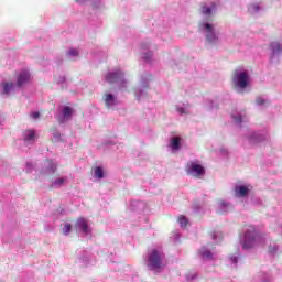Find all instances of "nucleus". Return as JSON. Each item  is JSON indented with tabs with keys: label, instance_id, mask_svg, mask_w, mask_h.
<instances>
[{
	"label": "nucleus",
	"instance_id": "obj_1",
	"mask_svg": "<svg viewBox=\"0 0 282 282\" xmlns=\"http://www.w3.org/2000/svg\"><path fill=\"white\" fill-rule=\"evenodd\" d=\"M145 265L153 272H162L166 265L164 263V253L160 249H152L145 259Z\"/></svg>",
	"mask_w": 282,
	"mask_h": 282
},
{
	"label": "nucleus",
	"instance_id": "obj_2",
	"mask_svg": "<svg viewBox=\"0 0 282 282\" xmlns=\"http://www.w3.org/2000/svg\"><path fill=\"white\" fill-rule=\"evenodd\" d=\"M257 243V230L254 227H249L245 232V239L242 241V250H250Z\"/></svg>",
	"mask_w": 282,
	"mask_h": 282
},
{
	"label": "nucleus",
	"instance_id": "obj_3",
	"mask_svg": "<svg viewBox=\"0 0 282 282\" xmlns=\"http://www.w3.org/2000/svg\"><path fill=\"white\" fill-rule=\"evenodd\" d=\"M185 171L187 175H192V177H202L204 173H206V170H204L202 164L195 163L193 161L186 164Z\"/></svg>",
	"mask_w": 282,
	"mask_h": 282
},
{
	"label": "nucleus",
	"instance_id": "obj_4",
	"mask_svg": "<svg viewBox=\"0 0 282 282\" xmlns=\"http://www.w3.org/2000/svg\"><path fill=\"white\" fill-rule=\"evenodd\" d=\"M232 80L236 87H239L240 89H246V87H248V73H239L238 70H235Z\"/></svg>",
	"mask_w": 282,
	"mask_h": 282
},
{
	"label": "nucleus",
	"instance_id": "obj_5",
	"mask_svg": "<svg viewBox=\"0 0 282 282\" xmlns=\"http://www.w3.org/2000/svg\"><path fill=\"white\" fill-rule=\"evenodd\" d=\"M107 83H110V85H113V83H120V87H123V85H127V80H124V74L120 70L115 73H108L106 75Z\"/></svg>",
	"mask_w": 282,
	"mask_h": 282
},
{
	"label": "nucleus",
	"instance_id": "obj_6",
	"mask_svg": "<svg viewBox=\"0 0 282 282\" xmlns=\"http://www.w3.org/2000/svg\"><path fill=\"white\" fill-rule=\"evenodd\" d=\"M75 228L82 230L84 235H89V232H91V229L89 228V223L85 219V217L77 218Z\"/></svg>",
	"mask_w": 282,
	"mask_h": 282
},
{
	"label": "nucleus",
	"instance_id": "obj_7",
	"mask_svg": "<svg viewBox=\"0 0 282 282\" xmlns=\"http://www.w3.org/2000/svg\"><path fill=\"white\" fill-rule=\"evenodd\" d=\"M204 28L207 32L206 39L208 43H217L218 39L217 35L215 34V30L213 29V24L205 23Z\"/></svg>",
	"mask_w": 282,
	"mask_h": 282
},
{
	"label": "nucleus",
	"instance_id": "obj_8",
	"mask_svg": "<svg viewBox=\"0 0 282 282\" xmlns=\"http://www.w3.org/2000/svg\"><path fill=\"white\" fill-rule=\"evenodd\" d=\"M63 117L58 118L59 124H63L65 120H72V116L74 115V108L69 106H65L62 110Z\"/></svg>",
	"mask_w": 282,
	"mask_h": 282
},
{
	"label": "nucleus",
	"instance_id": "obj_9",
	"mask_svg": "<svg viewBox=\"0 0 282 282\" xmlns=\"http://www.w3.org/2000/svg\"><path fill=\"white\" fill-rule=\"evenodd\" d=\"M30 82V72L23 70L18 76V87H23L25 83Z\"/></svg>",
	"mask_w": 282,
	"mask_h": 282
},
{
	"label": "nucleus",
	"instance_id": "obj_10",
	"mask_svg": "<svg viewBox=\"0 0 282 282\" xmlns=\"http://www.w3.org/2000/svg\"><path fill=\"white\" fill-rule=\"evenodd\" d=\"M248 193H250V189L248 188V186L242 185V186H237L235 188L236 197H246Z\"/></svg>",
	"mask_w": 282,
	"mask_h": 282
},
{
	"label": "nucleus",
	"instance_id": "obj_11",
	"mask_svg": "<svg viewBox=\"0 0 282 282\" xmlns=\"http://www.w3.org/2000/svg\"><path fill=\"white\" fill-rule=\"evenodd\" d=\"M24 142H34V139L36 138V132L34 130H26L23 133Z\"/></svg>",
	"mask_w": 282,
	"mask_h": 282
},
{
	"label": "nucleus",
	"instance_id": "obj_12",
	"mask_svg": "<svg viewBox=\"0 0 282 282\" xmlns=\"http://www.w3.org/2000/svg\"><path fill=\"white\" fill-rule=\"evenodd\" d=\"M106 107H113L116 105V97L111 94H107L105 97Z\"/></svg>",
	"mask_w": 282,
	"mask_h": 282
},
{
	"label": "nucleus",
	"instance_id": "obj_13",
	"mask_svg": "<svg viewBox=\"0 0 282 282\" xmlns=\"http://www.w3.org/2000/svg\"><path fill=\"white\" fill-rule=\"evenodd\" d=\"M180 142H182V138H180V137L172 138V140H171V148L174 151H177L180 149Z\"/></svg>",
	"mask_w": 282,
	"mask_h": 282
},
{
	"label": "nucleus",
	"instance_id": "obj_14",
	"mask_svg": "<svg viewBox=\"0 0 282 282\" xmlns=\"http://www.w3.org/2000/svg\"><path fill=\"white\" fill-rule=\"evenodd\" d=\"M94 173L95 177H97L98 180H102V177H105V171L100 166L95 167Z\"/></svg>",
	"mask_w": 282,
	"mask_h": 282
},
{
	"label": "nucleus",
	"instance_id": "obj_15",
	"mask_svg": "<svg viewBox=\"0 0 282 282\" xmlns=\"http://www.w3.org/2000/svg\"><path fill=\"white\" fill-rule=\"evenodd\" d=\"M200 256L203 257V259H213V252H210V250L203 248L200 249Z\"/></svg>",
	"mask_w": 282,
	"mask_h": 282
},
{
	"label": "nucleus",
	"instance_id": "obj_16",
	"mask_svg": "<svg viewBox=\"0 0 282 282\" xmlns=\"http://www.w3.org/2000/svg\"><path fill=\"white\" fill-rule=\"evenodd\" d=\"M177 221L182 228H186V226H188V218H186L184 215L178 216Z\"/></svg>",
	"mask_w": 282,
	"mask_h": 282
},
{
	"label": "nucleus",
	"instance_id": "obj_17",
	"mask_svg": "<svg viewBox=\"0 0 282 282\" xmlns=\"http://www.w3.org/2000/svg\"><path fill=\"white\" fill-rule=\"evenodd\" d=\"M271 50L273 54H279V52H282L281 44L279 42H273L271 44Z\"/></svg>",
	"mask_w": 282,
	"mask_h": 282
},
{
	"label": "nucleus",
	"instance_id": "obj_18",
	"mask_svg": "<svg viewBox=\"0 0 282 282\" xmlns=\"http://www.w3.org/2000/svg\"><path fill=\"white\" fill-rule=\"evenodd\" d=\"M3 94H10V90L14 88L12 83H2Z\"/></svg>",
	"mask_w": 282,
	"mask_h": 282
},
{
	"label": "nucleus",
	"instance_id": "obj_19",
	"mask_svg": "<svg viewBox=\"0 0 282 282\" xmlns=\"http://www.w3.org/2000/svg\"><path fill=\"white\" fill-rule=\"evenodd\" d=\"M202 14H204L205 17H210L213 14V9H210L209 7L203 6Z\"/></svg>",
	"mask_w": 282,
	"mask_h": 282
},
{
	"label": "nucleus",
	"instance_id": "obj_20",
	"mask_svg": "<svg viewBox=\"0 0 282 282\" xmlns=\"http://www.w3.org/2000/svg\"><path fill=\"white\" fill-rule=\"evenodd\" d=\"M65 182H67V178H65V177H59V178H56V180L53 182V185H52V186H63V184H65Z\"/></svg>",
	"mask_w": 282,
	"mask_h": 282
},
{
	"label": "nucleus",
	"instance_id": "obj_21",
	"mask_svg": "<svg viewBox=\"0 0 282 282\" xmlns=\"http://www.w3.org/2000/svg\"><path fill=\"white\" fill-rule=\"evenodd\" d=\"M63 235H69L72 232V224H65L62 228Z\"/></svg>",
	"mask_w": 282,
	"mask_h": 282
},
{
	"label": "nucleus",
	"instance_id": "obj_22",
	"mask_svg": "<svg viewBox=\"0 0 282 282\" xmlns=\"http://www.w3.org/2000/svg\"><path fill=\"white\" fill-rule=\"evenodd\" d=\"M46 164H47V166H48V173H54L55 171H56V164H54V162L53 161H46Z\"/></svg>",
	"mask_w": 282,
	"mask_h": 282
},
{
	"label": "nucleus",
	"instance_id": "obj_23",
	"mask_svg": "<svg viewBox=\"0 0 282 282\" xmlns=\"http://www.w3.org/2000/svg\"><path fill=\"white\" fill-rule=\"evenodd\" d=\"M259 10H260L259 4H251L249 7V12H259Z\"/></svg>",
	"mask_w": 282,
	"mask_h": 282
},
{
	"label": "nucleus",
	"instance_id": "obj_24",
	"mask_svg": "<svg viewBox=\"0 0 282 282\" xmlns=\"http://www.w3.org/2000/svg\"><path fill=\"white\" fill-rule=\"evenodd\" d=\"M78 55V50L76 48H70L68 51V56H77Z\"/></svg>",
	"mask_w": 282,
	"mask_h": 282
},
{
	"label": "nucleus",
	"instance_id": "obj_25",
	"mask_svg": "<svg viewBox=\"0 0 282 282\" xmlns=\"http://www.w3.org/2000/svg\"><path fill=\"white\" fill-rule=\"evenodd\" d=\"M31 118L36 120V119L41 118V113L40 112H32Z\"/></svg>",
	"mask_w": 282,
	"mask_h": 282
},
{
	"label": "nucleus",
	"instance_id": "obj_26",
	"mask_svg": "<svg viewBox=\"0 0 282 282\" xmlns=\"http://www.w3.org/2000/svg\"><path fill=\"white\" fill-rule=\"evenodd\" d=\"M256 102H257V105H264L265 100L262 98H257Z\"/></svg>",
	"mask_w": 282,
	"mask_h": 282
},
{
	"label": "nucleus",
	"instance_id": "obj_27",
	"mask_svg": "<svg viewBox=\"0 0 282 282\" xmlns=\"http://www.w3.org/2000/svg\"><path fill=\"white\" fill-rule=\"evenodd\" d=\"M234 120H235V122L241 123V116H238V117L234 118Z\"/></svg>",
	"mask_w": 282,
	"mask_h": 282
},
{
	"label": "nucleus",
	"instance_id": "obj_28",
	"mask_svg": "<svg viewBox=\"0 0 282 282\" xmlns=\"http://www.w3.org/2000/svg\"><path fill=\"white\" fill-rule=\"evenodd\" d=\"M269 251H270V252H276V248H274V247L269 248Z\"/></svg>",
	"mask_w": 282,
	"mask_h": 282
},
{
	"label": "nucleus",
	"instance_id": "obj_29",
	"mask_svg": "<svg viewBox=\"0 0 282 282\" xmlns=\"http://www.w3.org/2000/svg\"><path fill=\"white\" fill-rule=\"evenodd\" d=\"M232 262L237 263V257L232 258Z\"/></svg>",
	"mask_w": 282,
	"mask_h": 282
},
{
	"label": "nucleus",
	"instance_id": "obj_30",
	"mask_svg": "<svg viewBox=\"0 0 282 282\" xmlns=\"http://www.w3.org/2000/svg\"><path fill=\"white\" fill-rule=\"evenodd\" d=\"M76 1V3H80V1H83V0H75Z\"/></svg>",
	"mask_w": 282,
	"mask_h": 282
},
{
	"label": "nucleus",
	"instance_id": "obj_31",
	"mask_svg": "<svg viewBox=\"0 0 282 282\" xmlns=\"http://www.w3.org/2000/svg\"><path fill=\"white\" fill-rule=\"evenodd\" d=\"M180 111H181V113H184V109H181Z\"/></svg>",
	"mask_w": 282,
	"mask_h": 282
},
{
	"label": "nucleus",
	"instance_id": "obj_32",
	"mask_svg": "<svg viewBox=\"0 0 282 282\" xmlns=\"http://www.w3.org/2000/svg\"><path fill=\"white\" fill-rule=\"evenodd\" d=\"M26 166H32V164L28 163Z\"/></svg>",
	"mask_w": 282,
	"mask_h": 282
}]
</instances>
